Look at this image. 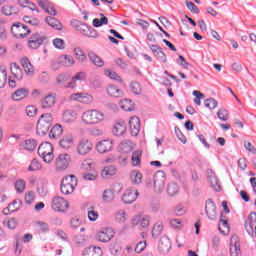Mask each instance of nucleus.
<instances>
[{
    "label": "nucleus",
    "mask_w": 256,
    "mask_h": 256,
    "mask_svg": "<svg viewBox=\"0 0 256 256\" xmlns=\"http://www.w3.org/2000/svg\"><path fill=\"white\" fill-rule=\"evenodd\" d=\"M81 121L84 125H99L105 121V114L97 109H88L82 113Z\"/></svg>",
    "instance_id": "obj_1"
},
{
    "label": "nucleus",
    "mask_w": 256,
    "mask_h": 256,
    "mask_svg": "<svg viewBox=\"0 0 256 256\" xmlns=\"http://www.w3.org/2000/svg\"><path fill=\"white\" fill-rule=\"evenodd\" d=\"M70 25L73 27V29H75V31H78L84 35V37H89L91 39H97V37H99V34L95 28H92L91 26L79 20H71Z\"/></svg>",
    "instance_id": "obj_2"
},
{
    "label": "nucleus",
    "mask_w": 256,
    "mask_h": 256,
    "mask_svg": "<svg viewBox=\"0 0 256 256\" xmlns=\"http://www.w3.org/2000/svg\"><path fill=\"white\" fill-rule=\"evenodd\" d=\"M51 125H53V114L45 113L40 116L37 122L36 131L40 136L47 135L49 133V129H51Z\"/></svg>",
    "instance_id": "obj_3"
},
{
    "label": "nucleus",
    "mask_w": 256,
    "mask_h": 256,
    "mask_svg": "<svg viewBox=\"0 0 256 256\" xmlns=\"http://www.w3.org/2000/svg\"><path fill=\"white\" fill-rule=\"evenodd\" d=\"M54 151L55 149L53 148V144L50 142H43L38 147V155L40 159L44 161V163H53V159H55Z\"/></svg>",
    "instance_id": "obj_4"
},
{
    "label": "nucleus",
    "mask_w": 256,
    "mask_h": 256,
    "mask_svg": "<svg viewBox=\"0 0 256 256\" xmlns=\"http://www.w3.org/2000/svg\"><path fill=\"white\" fill-rule=\"evenodd\" d=\"M75 187H77V178H75L73 175H70L62 180L60 191L63 195H71V193L75 191Z\"/></svg>",
    "instance_id": "obj_5"
},
{
    "label": "nucleus",
    "mask_w": 256,
    "mask_h": 256,
    "mask_svg": "<svg viewBox=\"0 0 256 256\" xmlns=\"http://www.w3.org/2000/svg\"><path fill=\"white\" fill-rule=\"evenodd\" d=\"M47 41V36L41 32H34L30 35L27 45L29 49H39Z\"/></svg>",
    "instance_id": "obj_6"
},
{
    "label": "nucleus",
    "mask_w": 256,
    "mask_h": 256,
    "mask_svg": "<svg viewBox=\"0 0 256 256\" xmlns=\"http://www.w3.org/2000/svg\"><path fill=\"white\" fill-rule=\"evenodd\" d=\"M115 237V230L111 227H105L96 231L95 239L100 243H109Z\"/></svg>",
    "instance_id": "obj_7"
},
{
    "label": "nucleus",
    "mask_w": 256,
    "mask_h": 256,
    "mask_svg": "<svg viewBox=\"0 0 256 256\" xmlns=\"http://www.w3.org/2000/svg\"><path fill=\"white\" fill-rule=\"evenodd\" d=\"M76 151L82 157L89 155L93 151V142L89 138H81L76 145Z\"/></svg>",
    "instance_id": "obj_8"
},
{
    "label": "nucleus",
    "mask_w": 256,
    "mask_h": 256,
    "mask_svg": "<svg viewBox=\"0 0 256 256\" xmlns=\"http://www.w3.org/2000/svg\"><path fill=\"white\" fill-rule=\"evenodd\" d=\"M71 154L69 153H62L59 154L55 160V169L56 171H65L69 165H71Z\"/></svg>",
    "instance_id": "obj_9"
},
{
    "label": "nucleus",
    "mask_w": 256,
    "mask_h": 256,
    "mask_svg": "<svg viewBox=\"0 0 256 256\" xmlns=\"http://www.w3.org/2000/svg\"><path fill=\"white\" fill-rule=\"evenodd\" d=\"M11 33L16 39H25L31 33V29L22 23H14L11 27Z\"/></svg>",
    "instance_id": "obj_10"
},
{
    "label": "nucleus",
    "mask_w": 256,
    "mask_h": 256,
    "mask_svg": "<svg viewBox=\"0 0 256 256\" xmlns=\"http://www.w3.org/2000/svg\"><path fill=\"white\" fill-rule=\"evenodd\" d=\"M70 101H77L78 103H82V105H91L95 99L93 95L89 94L88 92H76L72 93L69 96Z\"/></svg>",
    "instance_id": "obj_11"
},
{
    "label": "nucleus",
    "mask_w": 256,
    "mask_h": 256,
    "mask_svg": "<svg viewBox=\"0 0 256 256\" xmlns=\"http://www.w3.org/2000/svg\"><path fill=\"white\" fill-rule=\"evenodd\" d=\"M51 207L53 211H57L58 213H65L69 209V201L61 196H55L52 199Z\"/></svg>",
    "instance_id": "obj_12"
},
{
    "label": "nucleus",
    "mask_w": 256,
    "mask_h": 256,
    "mask_svg": "<svg viewBox=\"0 0 256 256\" xmlns=\"http://www.w3.org/2000/svg\"><path fill=\"white\" fill-rule=\"evenodd\" d=\"M165 181H167V176L165 175V172L158 171L154 175V188L155 191L158 193H161L163 189H165Z\"/></svg>",
    "instance_id": "obj_13"
},
{
    "label": "nucleus",
    "mask_w": 256,
    "mask_h": 256,
    "mask_svg": "<svg viewBox=\"0 0 256 256\" xmlns=\"http://www.w3.org/2000/svg\"><path fill=\"white\" fill-rule=\"evenodd\" d=\"M138 197H139V191H137V189H127L122 196V201L126 205H131V203H134V201H137Z\"/></svg>",
    "instance_id": "obj_14"
},
{
    "label": "nucleus",
    "mask_w": 256,
    "mask_h": 256,
    "mask_svg": "<svg viewBox=\"0 0 256 256\" xmlns=\"http://www.w3.org/2000/svg\"><path fill=\"white\" fill-rule=\"evenodd\" d=\"M96 151L98 153H109V151H113V140H101L96 144Z\"/></svg>",
    "instance_id": "obj_15"
},
{
    "label": "nucleus",
    "mask_w": 256,
    "mask_h": 256,
    "mask_svg": "<svg viewBox=\"0 0 256 256\" xmlns=\"http://www.w3.org/2000/svg\"><path fill=\"white\" fill-rule=\"evenodd\" d=\"M130 133L133 137H137L139 135V131H141V121L139 117L132 116L129 120Z\"/></svg>",
    "instance_id": "obj_16"
},
{
    "label": "nucleus",
    "mask_w": 256,
    "mask_h": 256,
    "mask_svg": "<svg viewBox=\"0 0 256 256\" xmlns=\"http://www.w3.org/2000/svg\"><path fill=\"white\" fill-rule=\"evenodd\" d=\"M230 255L241 256V244L237 236H232L230 239Z\"/></svg>",
    "instance_id": "obj_17"
},
{
    "label": "nucleus",
    "mask_w": 256,
    "mask_h": 256,
    "mask_svg": "<svg viewBox=\"0 0 256 256\" xmlns=\"http://www.w3.org/2000/svg\"><path fill=\"white\" fill-rule=\"evenodd\" d=\"M73 145H75V137H73V134H66L59 142L61 149H65L66 151L71 149Z\"/></svg>",
    "instance_id": "obj_18"
},
{
    "label": "nucleus",
    "mask_w": 256,
    "mask_h": 256,
    "mask_svg": "<svg viewBox=\"0 0 256 256\" xmlns=\"http://www.w3.org/2000/svg\"><path fill=\"white\" fill-rule=\"evenodd\" d=\"M87 74L85 72H78L74 77L65 84L66 89H75L77 87V81H85Z\"/></svg>",
    "instance_id": "obj_19"
},
{
    "label": "nucleus",
    "mask_w": 256,
    "mask_h": 256,
    "mask_svg": "<svg viewBox=\"0 0 256 256\" xmlns=\"http://www.w3.org/2000/svg\"><path fill=\"white\" fill-rule=\"evenodd\" d=\"M29 97L28 88H18L11 95L12 101H23V99H27Z\"/></svg>",
    "instance_id": "obj_20"
},
{
    "label": "nucleus",
    "mask_w": 256,
    "mask_h": 256,
    "mask_svg": "<svg viewBox=\"0 0 256 256\" xmlns=\"http://www.w3.org/2000/svg\"><path fill=\"white\" fill-rule=\"evenodd\" d=\"M115 175H117V166H115V165L105 166L101 170V178L102 179H111V177H115Z\"/></svg>",
    "instance_id": "obj_21"
},
{
    "label": "nucleus",
    "mask_w": 256,
    "mask_h": 256,
    "mask_svg": "<svg viewBox=\"0 0 256 256\" xmlns=\"http://www.w3.org/2000/svg\"><path fill=\"white\" fill-rule=\"evenodd\" d=\"M55 103H57V96L55 94H48L42 100L41 107L42 109H51L55 107Z\"/></svg>",
    "instance_id": "obj_22"
},
{
    "label": "nucleus",
    "mask_w": 256,
    "mask_h": 256,
    "mask_svg": "<svg viewBox=\"0 0 256 256\" xmlns=\"http://www.w3.org/2000/svg\"><path fill=\"white\" fill-rule=\"evenodd\" d=\"M171 249V240L167 236H163L158 243L160 253H169Z\"/></svg>",
    "instance_id": "obj_23"
},
{
    "label": "nucleus",
    "mask_w": 256,
    "mask_h": 256,
    "mask_svg": "<svg viewBox=\"0 0 256 256\" xmlns=\"http://www.w3.org/2000/svg\"><path fill=\"white\" fill-rule=\"evenodd\" d=\"M79 115L74 110H65L62 114L63 123H75Z\"/></svg>",
    "instance_id": "obj_24"
},
{
    "label": "nucleus",
    "mask_w": 256,
    "mask_h": 256,
    "mask_svg": "<svg viewBox=\"0 0 256 256\" xmlns=\"http://www.w3.org/2000/svg\"><path fill=\"white\" fill-rule=\"evenodd\" d=\"M150 49L153 55H155L156 59H158V61H161L162 63L167 62V55H165V52L161 50V47L157 45H151Z\"/></svg>",
    "instance_id": "obj_25"
},
{
    "label": "nucleus",
    "mask_w": 256,
    "mask_h": 256,
    "mask_svg": "<svg viewBox=\"0 0 256 256\" xmlns=\"http://www.w3.org/2000/svg\"><path fill=\"white\" fill-rule=\"evenodd\" d=\"M205 211L209 219L217 218V207L215 206V203H213L211 200L206 201Z\"/></svg>",
    "instance_id": "obj_26"
},
{
    "label": "nucleus",
    "mask_w": 256,
    "mask_h": 256,
    "mask_svg": "<svg viewBox=\"0 0 256 256\" xmlns=\"http://www.w3.org/2000/svg\"><path fill=\"white\" fill-rule=\"evenodd\" d=\"M20 63L24 69V72L26 73V75H35V67H33V64H31V61L29 60V58L24 57L20 60Z\"/></svg>",
    "instance_id": "obj_27"
},
{
    "label": "nucleus",
    "mask_w": 256,
    "mask_h": 256,
    "mask_svg": "<svg viewBox=\"0 0 256 256\" xmlns=\"http://www.w3.org/2000/svg\"><path fill=\"white\" fill-rule=\"evenodd\" d=\"M88 59L90 60L92 65H95V67H103L105 65V61H103V58H101L93 51L88 52Z\"/></svg>",
    "instance_id": "obj_28"
},
{
    "label": "nucleus",
    "mask_w": 256,
    "mask_h": 256,
    "mask_svg": "<svg viewBox=\"0 0 256 256\" xmlns=\"http://www.w3.org/2000/svg\"><path fill=\"white\" fill-rule=\"evenodd\" d=\"M127 132V125L124 121H119L114 124L113 133L116 137H121V135H125Z\"/></svg>",
    "instance_id": "obj_29"
},
{
    "label": "nucleus",
    "mask_w": 256,
    "mask_h": 256,
    "mask_svg": "<svg viewBox=\"0 0 256 256\" xmlns=\"http://www.w3.org/2000/svg\"><path fill=\"white\" fill-rule=\"evenodd\" d=\"M255 222H256V213L251 212L248 216V220L245 222V229L248 235H253V225H255Z\"/></svg>",
    "instance_id": "obj_30"
},
{
    "label": "nucleus",
    "mask_w": 256,
    "mask_h": 256,
    "mask_svg": "<svg viewBox=\"0 0 256 256\" xmlns=\"http://www.w3.org/2000/svg\"><path fill=\"white\" fill-rule=\"evenodd\" d=\"M45 23L49 25V27H52V29H55L56 31H62L63 30V24L57 20V18H53L51 16H48L45 18Z\"/></svg>",
    "instance_id": "obj_31"
},
{
    "label": "nucleus",
    "mask_w": 256,
    "mask_h": 256,
    "mask_svg": "<svg viewBox=\"0 0 256 256\" xmlns=\"http://www.w3.org/2000/svg\"><path fill=\"white\" fill-rule=\"evenodd\" d=\"M103 250L99 246H90L83 252V256H102Z\"/></svg>",
    "instance_id": "obj_32"
},
{
    "label": "nucleus",
    "mask_w": 256,
    "mask_h": 256,
    "mask_svg": "<svg viewBox=\"0 0 256 256\" xmlns=\"http://www.w3.org/2000/svg\"><path fill=\"white\" fill-rule=\"evenodd\" d=\"M208 181L212 189H215V191L221 190V186L219 185V180L217 179V176H215V173L211 170L208 171Z\"/></svg>",
    "instance_id": "obj_33"
},
{
    "label": "nucleus",
    "mask_w": 256,
    "mask_h": 256,
    "mask_svg": "<svg viewBox=\"0 0 256 256\" xmlns=\"http://www.w3.org/2000/svg\"><path fill=\"white\" fill-rule=\"evenodd\" d=\"M134 145L129 140H124L119 145V151L123 154L131 153L134 149Z\"/></svg>",
    "instance_id": "obj_34"
},
{
    "label": "nucleus",
    "mask_w": 256,
    "mask_h": 256,
    "mask_svg": "<svg viewBox=\"0 0 256 256\" xmlns=\"http://www.w3.org/2000/svg\"><path fill=\"white\" fill-rule=\"evenodd\" d=\"M35 226L40 235H45L50 231L49 224L47 222L37 221Z\"/></svg>",
    "instance_id": "obj_35"
},
{
    "label": "nucleus",
    "mask_w": 256,
    "mask_h": 256,
    "mask_svg": "<svg viewBox=\"0 0 256 256\" xmlns=\"http://www.w3.org/2000/svg\"><path fill=\"white\" fill-rule=\"evenodd\" d=\"M63 135V126L61 124H56L50 130L49 137L51 139H57V137H61Z\"/></svg>",
    "instance_id": "obj_36"
},
{
    "label": "nucleus",
    "mask_w": 256,
    "mask_h": 256,
    "mask_svg": "<svg viewBox=\"0 0 256 256\" xmlns=\"http://www.w3.org/2000/svg\"><path fill=\"white\" fill-rule=\"evenodd\" d=\"M59 61L61 65H64V67H73L75 65V59L73 56L62 55L59 57Z\"/></svg>",
    "instance_id": "obj_37"
},
{
    "label": "nucleus",
    "mask_w": 256,
    "mask_h": 256,
    "mask_svg": "<svg viewBox=\"0 0 256 256\" xmlns=\"http://www.w3.org/2000/svg\"><path fill=\"white\" fill-rule=\"evenodd\" d=\"M143 155V152H141L140 150H136L132 153V165L134 167H139L141 165V156Z\"/></svg>",
    "instance_id": "obj_38"
},
{
    "label": "nucleus",
    "mask_w": 256,
    "mask_h": 256,
    "mask_svg": "<svg viewBox=\"0 0 256 256\" xmlns=\"http://www.w3.org/2000/svg\"><path fill=\"white\" fill-rule=\"evenodd\" d=\"M102 199L104 203H113V201H115V193H113V190L111 189H106L103 192Z\"/></svg>",
    "instance_id": "obj_39"
},
{
    "label": "nucleus",
    "mask_w": 256,
    "mask_h": 256,
    "mask_svg": "<svg viewBox=\"0 0 256 256\" xmlns=\"http://www.w3.org/2000/svg\"><path fill=\"white\" fill-rule=\"evenodd\" d=\"M130 179L134 185H139L143 179V174H141V172L138 170H134L130 174Z\"/></svg>",
    "instance_id": "obj_40"
},
{
    "label": "nucleus",
    "mask_w": 256,
    "mask_h": 256,
    "mask_svg": "<svg viewBox=\"0 0 256 256\" xmlns=\"http://www.w3.org/2000/svg\"><path fill=\"white\" fill-rule=\"evenodd\" d=\"M119 105L123 111H133L135 109L133 102L129 99L121 100Z\"/></svg>",
    "instance_id": "obj_41"
},
{
    "label": "nucleus",
    "mask_w": 256,
    "mask_h": 256,
    "mask_svg": "<svg viewBox=\"0 0 256 256\" xmlns=\"http://www.w3.org/2000/svg\"><path fill=\"white\" fill-rule=\"evenodd\" d=\"M107 93L110 97H121V95H123V91L113 85L108 86Z\"/></svg>",
    "instance_id": "obj_42"
},
{
    "label": "nucleus",
    "mask_w": 256,
    "mask_h": 256,
    "mask_svg": "<svg viewBox=\"0 0 256 256\" xmlns=\"http://www.w3.org/2000/svg\"><path fill=\"white\" fill-rule=\"evenodd\" d=\"M11 73L18 81H21V79H23V71L21 70V67H19L17 64H14L11 67Z\"/></svg>",
    "instance_id": "obj_43"
},
{
    "label": "nucleus",
    "mask_w": 256,
    "mask_h": 256,
    "mask_svg": "<svg viewBox=\"0 0 256 256\" xmlns=\"http://www.w3.org/2000/svg\"><path fill=\"white\" fill-rule=\"evenodd\" d=\"M2 13L7 16L17 15L18 10L15 6L5 5L2 7Z\"/></svg>",
    "instance_id": "obj_44"
},
{
    "label": "nucleus",
    "mask_w": 256,
    "mask_h": 256,
    "mask_svg": "<svg viewBox=\"0 0 256 256\" xmlns=\"http://www.w3.org/2000/svg\"><path fill=\"white\" fill-rule=\"evenodd\" d=\"M22 145L26 151H35L37 149V141L35 140H26Z\"/></svg>",
    "instance_id": "obj_45"
},
{
    "label": "nucleus",
    "mask_w": 256,
    "mask_h": 256,
    "mask_svg": "<svg viewBox=\"0 0 256 256\" xmlns=\"http://www.w3.org/2000/svg\"><path fill=\"white\" fill-rule=\"evenodd\" d=\"M74 54L77 60H79L81 63H85L87 61V55H85V52L81 48H75Z\"/></svg>",
    "instance_id": "obj_46"
},
{
    "label": "nucleus",
    "mask_w": 256,
    "mask_h": 256,
    "mask_svg": "<svg viewBox=\"0 0 256 256\" xmlns=\"http://www.w3.org/2000/svg\"><path fill=\"white\" fill-rule=\"evenodd\" d=\"M167 193L168 195H170V197H174V195H177V193H179V185L173 182L168 184Z\"/></svg>",
    "instance_id": "obj_47"
},
{
    "label": "nucleus",
    "mask_w": 256,
    "mask_h": 256,
    "mask_svg": "<svg viewBox=\"0 0 256 256\" xmlns=\"http://www.w3.org/2000/svg\"><path fill=\"white\" fill-rule=\"evenodd\" d=\"M4 227H7L8 229H16L18 222L16 218H8L3 221Z\"/></svg>",
    "instance_id": "obj_48"
},
{
    "label": "nucleus",
    "mask_w": 256,
    "mask_h": 256,
    "mask_svg": "<svg viewBox=\"0 0 256 256\" xmlns=\"http://www.w3.org/2000/svg\"><path fill=\"white\" fill-rule=\"evenodd\" d=\"M7 84V69L0 67V89Z\"/></svg>",
    "instance_id": "obj_49"
},
{
    "label": "nucleus",
    "mask_w": 256,
    "mask_h": 256,
    "mask_svg": "<svg viewBox=\"0 0 256 256\" xmlns=\"http://www.w3.org/2000/svg\"><path fill=\"white\" fill-rule=\"evenodd\" d=\"M218 229L222 235H229V224H227V220H220Z\"/></svg>",
    "instance_id": "obj_50"
},
{
    "label": "nucleus",
    "mask_w": 256,
    "mask_h": 256,
    "mask_svg": "<svg viewBox=\"0 0 256 256\" xmlns=\"http://www.w3.org/2000/svg\"><path fill=\"white\" fill-rule=\"evenodd\" d=\"M115 220L118 223H125V221H127V212H125V210H119L115 214Z\"/></svg>",
    "instance_id": "obj_51"
},
{
    "label": "nucleus",
    "mask_w": 256,
    "mask_h": 256,
    "mask_svg": "<svg viewBox=\"0 0 256 256\" xmlns=\"http://www.w3.org/2000/svg\"><path fill=\"white\" fill-rule=\"evenodd\" d=\"M93 165H94L93 159L88 158L82 162L81 167L82 169H84V171H90V169H93Z\"/></svg>",
    "instance_id": "obj_52"
},
{
    "label": "nucleus",
    "mask_w": 256,
    "mask_h": 256,
    "mask_svg": "<svg viewBox=\"0 0 256 256\" xmlns=\"http://www.w3.org/2000/svg\"><path fill=\"white\" fill-rule=\"evenodd\" d=\"M193 95H194V103H196V105L200 106L201 105V99H205V95L203 93H201V91L195 90L193 91Z\"/></svg>",
    "instance_id": "obj_53"
},
{
    "label": "nucleus",
    "mask_w": 256,
    "mask_h": 256,
    "mask_svg": "<svg viewBox=\"0 0 256 256\" xmlns=\"http://www.w3.org/2000/svg\"><path fill=\"white\" fill-rule=\"evenodd\" d=\"M41 169V163L37 159H33L28 167V171H39Z\"/></svg>",
    "instance_id": "obj_54"
},
{
    "label": "nucleus",
    "mask_w": 256,
    "mask_h": 256,
    "mask_svg": "<svg viewBox=\"0 0 256 256\" xmlns=\"http://www.w3.org/2000/svg\"><path fill=\"white\" fill-rule=\"evenodd\" d=\"M11 213H15V211H19L21 207V200H14L11 204L8 205Z\"/></svg>",
    "instance_id": "obj_55"
},
{
    "label": "nucleus",
    "mask_w": 256,
    "mask_h": 256,
    "mask_svg": "<svg viewBox=\"0 0 256 256\" xmlns=\"http://www.w3.org/2000/svg\"><path fill=\"white\" fill-rule=\"evenodd\" d=\"M217 116L220 119V121H228V119H229V112H227V110H225V109H220L217 112Z\"/></svg>",
    "instance_id": "obj_56"
},
{
    "label": "nucleus",
    "mask_w": 256,
    "mask_h": 256,
    "mask_svg": "<svg viewBox=\"0 0 256 256\" xmlns=\"http://www.w3.org/2000/svg\"><path fill=\"white\" fill-rule=\"evenodd\" d=\"M57 83L59 85H63V87H65V85H67V83L69 82V75H59L56 79Z\"/></svg>",
    "instance_id": "obj_57"
},
{
    "label": "nucleus",
    "mask_w": 256,
    "mask_h": 256,
    "mask_svg": "<svg viewBox=\"0 0 256 256\" xmlns=\"http://www.w3.org/2000/svg\"><path fill=\"white\" fill-rule=\"evenodd\" d=\"M163 232V224H155L152 230V236L157 237Z\"/></svg>",
    "instance_id": "obj_58"
},
{
    "label": "nucleus",
    "mask_w": 256,
    "mask_h": 256,
    "mask_svg": "<svg viewBox=\"0 0 256 256\" xmlns=\"http://www.w3.org/2000/svg\"><path fill=\"white\" fill-rule=\"evenodd\" d=\"M130 89L132 93H135V95H139L141 93V85L138 82H132L130 84Z\"/></svg>",
    "instance_id": "obj_59"
},
{
    "label": "nucleus",
    "mask_w": 256,
    "mask_h": 256,
    "mask_svg": "<svg viewBox=\"0 0 256 256\" xmlns=\"http://www.w3.org/2000/svg\"><path fill=\"white\" fill-rule=\"evenodd\" d=\"M33 201H35V192L33 191H29L25 194V203H27V205H31V203H33Z\"/></svg>",
    "instance_id": "obj_60"
},
{
    "label": "nucleus",
    "mask_w": 256,
    "mask_h": 256,
    "mask_svg": "<svg viewBox=\"0 0 256 256\" xmlns=\"http://www.w3.org/2000/svg\"><path fill=\"white\" fill-rule=\"evenodd\" d=\"M26 115L28 117H35L37 115V108L33 105H29L26 107Z\"/></svg>",
    "instance_id": "obj_61"
},
{
    "label": "nucleus",
    "mask_w": 256,
    "mask_h": 256,
    "mask_svg": "<svg viewBox=\"0 0 256 256\" xmlns=\"http://www.w3.org/2000/svg\"><path fill=\"white\" fill-rule=\"evenodd\" d=\"M205 107L208 109H215L217 107V102L213 98L206 99L204 102Z\"/></svg>",
    "instance_id": "obj_62"
},
{
    "label": "nucleus",
    "mask_w": 256,
    "mask_h": 256,
    "mask_svg": "<svg viewBox=\"0 0 256 256\" xmlns=\"http://www.w3.org/2000/svg\"><path fill=\"white\" fill-rule=\"evenodd\" d=\"M44 11L47 13V15H51L52 17L57 15V10L52 3H50V5Z\"/></svg>",
    "instance_id": "obj_63"
},
{
    "label": "nucleus",
    "mask_w": 256,
    "mask_h": 256,
    "mask_svg": "<svg viewBox=\"0 0 256 256\" xmlns=\"http://www.w3.org/2000/svg\"><path fill=\"white\" fill-rule=\"evenodd\" d=\"M244 147L246 149V151H248L249 153H252V155H256V148L255 146H253V144H251V142H245L244 143Z\"/></svg>",
    "instance_id": "obj_64"
}]
</instances>
